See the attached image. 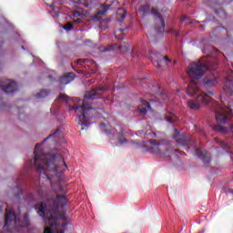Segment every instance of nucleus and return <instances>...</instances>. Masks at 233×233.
<instances>
[{
    "label": "nucleus",
    "mask_w": 233,
    "mask_h": 233,
    "mask_svg": "<svg viewBox=\"0 0 233 233\" xmlns=\"http://www.w3.org/2000/svg\"><path fill=\"white\" fill-rule=\"evenodd\" d=\"M68 200L65 195H53L46 199V203H40L35 206L38 216L48 218L50 227H56L59 218L65 219L63 208L66 207Z\"/></svg>",
    "instance_id": "nucleus-1"
},
{
    "label": "nucleus",
    "mask_w": 233,
    "mask_h": 233,
    "mask_svg": "<svg viewBox=\"0 0 233 233\" xmlns=\"http://www.w3.org/2000/svg\"><path fill=\"white\" fill-rule=\"evenodd\" d=\"M35 167L38 172L51 173V176H56L59 167L66 163L61 155L44 154L41 149V144H36L34 151Z\"/></svg>",
    "instance_id": "nucleus-2"
},
{
    "label": "nucleus",
    "mask_w": 233,
    "mask_h": 233,
    "mask_svg": "<svg viewBox=\"0 0 233 233\" xmlns=\"http://www.w3.org/2000/svg\"><path fill=\"white\" fill-rule=\"evenodd\" d=\"M106 90H108V87L99 86L86 93L84 100H81L78 97L75 98L74 101L76 103H82V106H73V110H75L76 114L78 116V125L82 127L81 130H83L85 127H88V112L92 110V106L86 101H88V99H99Z\"/></svg>",
    "instance_id": "nucleus-3"
},
{
    "label": "nucleus",
    "mask_w": 233,
    "mask_h": 233,
    "mask_svg": "<svg viewBox=\"0 0 233 233\" xmlns=\"http://www.w3.org/2000/svg\"><path fill=\"white\" fill-rule=\"evenodd\" d=\"M209 67L210 64L206 60L192 62L189 65L187 76H189V77L192 79L187 89V92L189 96H194L199 92V84H198V82H196L194 79H201Z\"/></svg>",
    "instance_id": "nucleus-4"
},
{
    "label": "nucleus",
    "mask_w": 233,
    "mask_h": 233,
    "mask_svg": "<svg viewBox=\"0 0 233 233\" xmlns=\"http://www.w3.org/2000/svg\"><path fill=\"white\" fill-rule=\"evenodd\" d=\"M173 139H175L177 143V145H180L181 147H187V148H193L195 150L198 157L203 161L206 165H208L210 161H212V156H210V153L207 151L201 150V148H197L198 142L194 137H187V135H179V131L177 129H175V134L173 135Z\"/></svg>",
    "instance_id": "nucleus-5"
},
{
    "label": "nucleus",
    "mask_w": 233,
    "mask_h": 233,
    "mask_svg": "<svg viewBox=\"0 0 233 233\" xmlns=\"http://www.w3.org/2000/svg\"><path fill=\"white\" fill-rule=\"evenodd\" d=\"M30 225V220L28 219V213H25L22 218H17L15 213L12 209H5V220L4 228L7 232H14L17 228L23 227H28Z\"/></svg>",
    "instance_id": "nucleus-6"
},
{
    "label": "nucleus",
    "mask_w": 233,
    "mask_h": 233,
    "mask_svg": "<svg viewBox=\"0 0 233 233\" xmlns=\"http://www.w3.org/2000/svg\"><path fill=\"white\" fill-rule=\"evenodd\" d=\"M139 12L142 14V15L147 16L148 14H152V15H155L158 21H157L155 31L157 34H163L165 32V19L163 16H161V13L157 11L156 8L150 9V5H145L140 7Z\"/></svg>",
    "instance_id": "nucleus-7"
},
{
    "label": "nucleus",
    "mask_w": 233,
    "mask_h": 233,
    "mask_svg": "<svg viewBox=\"0 0 233 233\" xmlns=\"http://www.w3.org/2000/svg\"><path fill=\"white\" fill-rule=\"evenodd\" d=\"M213 108L215 110L217 123L227 125L232 119V110L229 107H223L218 102H213Z\"/></svg>",
    "instance_id": "nucleus-8"
},
{
    "label": "nucleus",
    "mask_w": 233,
    "mask_h": 233,
    "mask_svg": "<svg viewBox=\"0 0 233 233\" xmlns=\"http://www.w3.org/2000/svg\"><path fill=\"white\" fill-rule=\"evenodd\" d=\"M210 96H214V92L208 91V94L205 92L199 93L196 100L187 101L188 108L191 110H199L201 105H208L212 101Z\"/></svg>",
    "instance_id": "nucleus-9"
},
{
    "label": "nucleus",
    "mask_w": 233,
    "mask_h": 233,
    "mask_svg": "<svg viewBox=\"0 0 233 233\" xmlns=\"http://www.w3.org/2000/svg\"><path fill=\"white\" fill-rule=\"evenodd\" d=\"M149 145L150 147L147 148V151L151 154H157V156H160V157H165V156L168 154L167 149L163 151V147H163V144L155 139L149 140Z\"/></svg>",
    "instance_id": "nucleus-10"
},
{
    "label": "nucleus",
    "mask_w": 233,
    "mask_h": 233,
    "mask_svg": "<svg viewBox=\"0 0 233 233\" xmlns=\"http://www.w3.org/2000/svg\"><path fill=\"white\" fill-rule=\"evenodd\" d=\"M0 88L5 94H15L17 92V83L10 79L0 80Z\"/></svg>",
    "instance_id": "nucleus-11"
},
{
    "label": "nucleus",
    "mask_w": 233,
    "mask_h": 233,
    "mask_svg": "<svg viewBox=\"0 0 233 233\" xmlns=\"http://www.w3.org/2000/svg\"><path fill=\"white\" fill-rule=\"evenodd\" d=\"M229 72L230 74L226 77L224 90L226 94H228V96H233V79H232L233 71L230 70Z\"/></svg>",
    "instance_id": "nucleus-12"
},
{
    "label": "nucleus",
    "mask_w": 233,
    "mask_h": 233,
    "mask_svg": "<svg viewBox=\"0 0 233 233\" xmlns=\"http://www.w3.org/2000/svg\"><path fill=\"white\" fill-rule=\"evenodd\" d=\"M218 83V76H216V75L214 74H211L208 76H206L203 80V85L206 88L216 86Z\"/></svg>",
    "instance_id": "nucleus-13"
},
{
    "label": "nucleus",
    "mask_w": 233,
    "mask_h": 233,
    "mask_svg": "<svg viewBox=\"0 0 233 233\" xmlns=\"http://www.w3.org/2000/svg\"><path fill=\"white\" fill-rule=\"evenodd\" d=\"M108 8H110V5H102L101 10H98L96 14H95L94 15H91L90 20L96 23V21H99V19H101V15H105V14L108 12Z\"/></svg>",
    "instance_id": "nucleus-14"
},
{
    "label": "nucleus",
    "mask_w": 233,
    "mask_h": 233,
    "mask_svg": "<svg viewBox=\"0 0 233 233\" xmlns=\"http://www.w3.org/2000/svg\"><path fill=\"white\" fill-rule=\"evenodd\" d=\"M74 79H76V74L69 72L60 77V83L61 85H69Z\"/></svg>",
    "instance_id": "nucleus-15"
},
{
    "label": "nucleus",
    "mask_w": 233,
    "mask_h": 233,
    "mask_svg": "<svg viewBox=\"0 0 233 233\" xmlns=\"http://www.w3.org/2000/svg\"><path fill=\"white\" fill-rule=\"evenodd\" d=\"M140 103H141L142 106H145V107H140V108H138V110H139L140 114L145 116V114H147V110H150V103L144 99H141Z\"/></svg>",
    "instance_id": "nucleus-16"
},
{
    "label": "nucleus",
    "mask_w": 233,
    "mask_h": 233,
    "mask_svg": "<svg viewBox=\"0 0 233 233\" xmlns=\"http://www.w3.org/2000/svg\"><path fill=\"white\" fill-rule=\"evenodd\" d=\"M125 17H127V12L123 8H118L116 11V19L119 23H123L125 21Z\"/></svg>",
    "instance_id": "nucleus-17"
},
{
    "label": "nucleus",
    "mask_w": 233,
    "mask_h": 233,
    "mask_svg": "<svg viewBox=\"0 0 233 233\" xmlns=\"http://www.w3.org/2000/svg\"><path fill=\"white\" fill-rule=\"evenodd\" d=\"M125 145L127 143H128V140L127 139V137H125V133L123 132H119L117 135V142H115V145Z\"/></svg>",
    "instance_id": "nucleus-18"
},
{
    "label": "nucleus",
    "mask_w": 233,
    "mask_h": 233,
    "mask_svg": "<svg viewBox=\"0 0 233 233\" xmlns=\"http://www.w3.org/2000/svg\"><path fill=\"white\" fill-rule=\"evenodd\" d=\"M28 198H29L30 201H39V199H43V190L40 189L38 191L37 197L34 196V194H29Z\"/></svg>",
    "instance_id": "nucleus-19"
},
{
    "label": "nucleus",
    "mask_w": 233,
    "mask_h": 233,
    "mask_svg": "<svg viewBox=\"0 0 233 233\" xmlns=\"http://www.w3.org/2000/svg\"><path fill=\"white\" fill-rule=\"evenodd\" d=\"M50 94V91L48 90H41L38 94L35 95V97L38 99H43L45 97H47Z\"/></svg>",
    "instance_id": "nucleus-20"
},
{
    "label": "nucleus",
    "mask_w": 233,
    "mask_h": 233,
    "mask_svg": "<svg viewBox=\"0 0 233 233\" xmlns=\"http://www.w3.org/2000/svg\"><path fill=\"white\" fill-rule=\"evenodd\" d=\"M215 141L220 145V147H222L223 148H226V150L230 149V145L227 144V142L222 141L221 139L215 137Z\"/></svg>",
    "instance_id": "nucleus-21"
},
{
    "label": "nucleus",
    "mask_w": 233,
    "mask_h": 233,
    "mask_svg": "<svg viewBox=\"0 0 233 233\" xmlns=\"http://www.w3.org/2000/svg\"><path fill=\"white\" fill-rule=\"evenodd\" d=\"M213 130H215V132H219L220 134H227L228 132L227 127L223 126H215Z\"/></svg>",
    "instance_id": "nucleus-22"
},
{
    "label": "nucleus",
    "mask_w": 233,
    "mask_h": 233,
    "mask_svg": "<svg viewBox=\"0 0 233 233\" xmlns=\"http://www.w3.org/2000/svg\"><path fill=\"white\" fill-rule=\"evenodd\" d=\"M214 32L216 34H223V35H227V34H228V31H227L223 26H218L215 28Z\"/></svg>",
    "instance_id": "nucleus-23"
},
{
    "label": "nucleus",
    "mask_w": 233,
    "mask_h": 233,
    "mask_svg": "<svg viewBox=\"0 0 233 233\" xmlns=\"http://www.w3.org/2000/svg\"><path fill=\"white\" fill-rule=\"evenodd\" d=\"M167 120L168 121V123H174L175 121H177V116H176L175 115H169L167 116Z\"/></svg>",
    "instance_id": "nucleus-24"
},
{
    "label": "nucleus",
    "mask_w": 233,
    "mask_h": 233,
    "mask_svg": "<svg viewBox=\"0 0 233 233\" xmlns=\"http://www.w3.org/2000/svg\"><path fill=\"white\" fill-rule=\"evenodd\" d=\"M64 30H67V32H69V30H73L74 29V25L72 23H67L63 26Z\"/></svg>",
    "instance_id": "nucleus-25"
},
{
    "label": "nucleus",
    "mask_w": 233,
    "mask_h": 233,
    "mask_svg": "<svg viewBox=\"0 0 233 233\" xmlns=\"http://www.w3.org/2000/svg\"><path fill=\"white\" fill-rule=\"evenodd\" d=\"M17 193L15 195V198H21L23 196V188H21V186L16 187Z\"/></svg>",
    "instance_id": "nucleus-26"
},
{
    "label": "nucleus",
    "mask_w": 233,
    "mask_h": 233,
    "mask_svg": "<svg viewBox=\"0 0 233 233\" xmlns=\"http://www.w3.org/2000/svg\"><path fill=\"white\" fill-rule=\"evenodd\" d=\"M119 48L123 52H128V46H119Z\"/></svg>",
    "instance_id": "nucleus-27"
},
{
    "label": "nucleus",
    "mask_w": 233,
    "mask_h": 233,
    "mask_svg": "<svg viewBox=\"0 0 233 233\" xmlns=\"http://www.w3.org/2000/svg\"><path fill=\"white\" fill-rule=\"evenodd\" d=\"M44 233H53L52 228H50V227L46 228L44 229Z\"/></svg>",
    "instance_id": "nucleus-28"
},
{
    "label": "nucleus",
    "mask_w": 233,
    "mask_h": 233,
    "mask_svg": "<svg viewBox=\"0 0 233 233\" xmlns=\"http://www.w3.org/2000/svg\"><path fill=\"white\" fill-rule=\"evenodd\" d=\"M73 16H74V17H81V14H80L78 11H76V12H75V13L73 14Z\"/></svg>",
    "instance_id": "nucleus-29"
},
{
    "label": "nucleus",
    "mask_w": 233,
    "mask_h": 233,
    "mask_svg": "<svg viewBox=\"0 0 233 233\" xmlns=\"http://www.w3.org/2000/svg\"><path fill=\"white\" fill-rule=\"evenodd\" d=\"M89 62H90V60L88 58L79 60V63H89Z\"/></svg>",
    "instance_id": "nucleus-30"
},
{
    "label": "nucleus",
    "mask_w": 233,
    "mask_h": 233,
    "mask_svg": "<svg viewBox=\"0 0 233 233\" xmlns=\"http://www.w3.org/2000/svg\"><path fill=\"white\" fill-rule=\"evenodd\" d=\"M66 95H64V94H60L59 96H58V99H66Z\"/></svg>",
    "instance_id": "nucleus-31"
},
{
    "label": "nucleus",
    "mask_w": 233,
    "mask_h": 233,
    "mask_svg": "<svg viewBox=\"0 0 233 233\" xmlns=\"http://www.w3.org/2000/svg\"><path fill=\"white\" fill-rule=\"evenodd\" d=\"M181 154V156H183V154H185V152H183V151H179V149H175L174 150V154Z\"/></svg>",
    "instance_id": "nucleus-32"
},
{
    "label": "nucleus",
    "mask_w": 233,
    "mask_h": 233,
    "mask_svg": "<svg viewBox=\"0 0 233 233\" xmlns=\"http://www.w3.org/2000/svg\"><path fill=\"white\" fill-rule=\"evenodd\" d=\"M110 50H114V46H110L105 52H110Z\"/></svg>",
    "instance_id": "nucleus-33"
},
{
    "label": "nucleus",
    "mask_w": 233,
    "mask_h": 233,
    "mask_svg": "<svg viewBox=\"0 0 233 233\" xmlns=\"http://www.w3.org/2000/svg\"><path fill=\"white\" fill-rule=\"evenodd\" d=\"M81 21H82L81 18H76V19L73 20V22L76 23V24L81 23Z\"/></svg>",
    "instance_id": "nucleus-34"
},
{
    "label": "nucleus",
    "mask_w": 233,
    "mask_h": 233,
    "mask_svg": "<svg viewBox=\"0 0 233 233\" xmlns=\"http://www.w3.org/2000/svg\"><path fill=\"white\" fill-rule=\"evenodd\" d=\"M163 59L166 62H170V58H168V56H164Z\"/></svg>",
    "instance_id": "nucleus-35"
},
{
    "label": "nucleus",
    "mask_w": 233,
    "mask_h": 233,
    "mask_svg": "<svg viewBox=\"0 0 233 233\" xmlns=\"http://www.w3.org/2000/svg\"><path fill=\"white\" fill-rule=\"evenodd\" d=\"M50 137H52V135H49L48 137H46V138L44 139V142H45V141H48V139H50Z\"/></svg>",
    "instance_id": "nucleus-36"
},
{
    "label": "nucleus",
    "mask_w": 233,
    "mask_h": 233,
    "mask_svg": "<svg viewBox=\"0 0 233 233\" xmlns=\"http://www.w3.org/2000/svg\"><path fill=\"white\" fill-rule=\"evenodd\" d=\"M109 138H110V140L112 141H114V139H116L115 137H114V135H111V136H109Z\"/></svg>",
    "instance_id": "nucleus-37"
},
{
    "label": "nucleus",
    "mask_w": 233,
    "mask_h": 233,
    "mask_svg": "<svg viewBox=\"0 0 233 233\" xmlns=\"http://www.w3.org/2000/svg\"><path fill=\"white\" fill-rule=\"evenodd\" d=\"M187 19H188V17L187 16L182 17V22H185Z\"/></svg>",
    "instance_id": "nucleus-38"
},
{
    "label": "nucleus",
    "mask_w": 233,
    "mask_h": 233,
    "mask_svg": "<svg viewBox=\"0 0 233 233\" xmlns=\"http://www.w3.org/2000/svg\"><path fill=\"white\" fill-rule=\"evenodd\" d=\"M174 35H175L177 37H179V32H175Z\"/></svg>",
    "instance_id": "nucleus-39"
},
{
    "label": "nucleus",
    "mask_w": 233,
    "mask_h": 233,
    "mask_svg": "<svg viewBox=\"0 0 233 233\" xmlns=\"http://www.w3.org/2000/svg\"><path fill=\"white\" fill-rule=\"evenodd\" d=\"M228 192H230L232 194V189H228Z\"/></svg>",
    "instance_id": "nucleus-40"
},
{
    "label": "nucleus",
    "mask_w": 233,
    "mask_h": 233,
    "mask_svg": "<svg viewBox=\"0 0 233 233\" xmlns=\"http://www.w3.org/2000/svg\"><path fill=\"white\" fill-rule=\"evenodd\" d=\"M81 1H83V0H77V3H81Z\"/></svg>",
    "instance_id": "nucleus-41"
},
{
    "label": "nucleus",
    "mask_w": 233,
    "mask_h": 233,
    "mask_svg": "<svg viewBox=\"0 0 233 233\" xmlns=\"http://www.w3.org/2000/svg\"><path fill=\"white\" fill-rule=\"evenodd\" d=\"M157 68H161V66L158 65V66H157Z\"/></svg>",
    "instance_id": "nucleus-42"
},
{
    "label": "nucleus",
    "mask_w": 233,
    "mask_h": 233,
    "mask_svg": "<svg viewBox=\"0 0 233 233\" xmlns=\"http://www.w3.org/2000/svg\"><path fill=\"white\" fill-rule=\"evenodd\" d=\"M56 134H57V131H56V132L53 134V136L56 135Z\"/></svg>",
    "instance_id": "nucleus-43"
},
{
    "label": "nucleus",
    "mask_w": 233,
    "mask_h": 233,
    "mask_svg": "<svg viewBox=\"0 0 233 233\" xmlns=\"http://www.w3.org/2000/svg\"><path fill=\"white\" fill-rule=\"evenodd\" d=\"M108 135H110V132H108V131H106Z\"/></svg>",
    "instance_id": "nucleus-44"
},
{
    "label": "nucleus",
    "mask_w": 233,
    "mask_h": 233,
    "mask_svg": "<svg viewBox=\"0 0 233 233\" xmlns=\"http://www.w3.org/2000/svg\"><path fill=\"white\" fill-rule=\"evenodd\" d=\"M215 14H218V10L215 11Z\"/></svg>",
    "instance_id": "nucleus-45"
},
{
    "label": "nucleus",
    "mask_w": 233,
    "mask_h": 233,
    "mask_svg": "<svg viewBox=\"0 0 233 233\" xmlns=\"http://www.w3.org/2000/svg\"><path fill=\"white\" fill-rule=\"evenodd\" d=\"M174 65H176V61L174 62Z\"/></svg>",
    "instance_id": "nucleus-46"
},
{
    "label": "nucleus",
    "mask_w": 233,
    "mask_h": 233,
    "mask_svg": "<svg viewBox=\"0 0 233 233\" xmlns=\"http://www.w3.org/2000/svg\"><path fill=\"white\" fill-rule=\"evenodd\" d=\"M0 212H1V208H0Z\"/></svg>",
    "instance_id": "nucleus-47"
}]
</instances>
